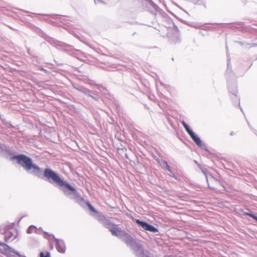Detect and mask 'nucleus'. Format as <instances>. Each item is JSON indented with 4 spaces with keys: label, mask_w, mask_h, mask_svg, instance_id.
Instances as JSON below:
<instances>
[{
    "label": "nucleus",
    "mask_w": 257,
    "mask_h": 257,
    "mask_svg": "<svg viewBox=\"0 0 257 257\" xmlns=\"http://www.w3.org/2000/svg\"><path fill=\"white\" fill-rule=\"evenodd\" d=\"M48 174L49 179H51L52 182H54V184L59 186L64 194L69 198L75 201H77L79 199H81L77 190L67 181L61 179L59 174H55L53 172H51Z\"/></svg>",
    "instance_id": "f257e3e1"
},
{
    "label": "nucleus",
    "mask_w": 257,
    "mask_h": 257,
    "mask_svg": "<svg viewBox=\"0 0 257 257\" xmlns=\"http://www.w3.org/2000/svg\"><path fill=\"white\" fill-rule=\"evenodd\" d=\"M111 234L121 239L130 247L136 241L134 237L124 230L120 228H115L111 229Z\"/></svg>",
    "instance_id": "f03ea898"
},
{
    "label": "nucleus",
    "mask_w": 257,
    "mask_h": 257,
    "mask_svg": "<svg viewBox=\"0 0 257 257\" xmlns=\"http://www.w3.org/2000/svg\"><path fill=\"white\" fill-rule=\"evenodd\" d=\"M12 160H15L26 171H30L32 168V161L31 158L25 155H15L11 158Z\"/></svg>",
    "instance_id": "7ed1b4c3"
},
{
    "label": "nucleus",
    "mask_w": 257,
    "mask_h": 257,
    "mask_svg": "<svg viewBox=\"0 0 257 257\" xmlns=\"http://www.w3.org/2000/svg\"><path fill=\"white\" fill-rule=\"evenodd\" d=\"M51 172H53L55 174H58L50 168H46L43 172L42 170L33 164V173L35 174L38 177L42 179H46L49 183L54 184V182H52L51 179H49L48 175Z\"/></svg>",
    "instance_id": "20e7f679"
},
{
    "label": "nucleus",
    "mask_w": 257,
    "mask_h": 257,
    "mask_svg": "<svg viewBox=\"0 0 257 257\" xmlns=\"http://www.w3.org/2000/svg\"><path fill=\"white\" fill-rule=\"evenodd\" d=\"M0 245L4 249V253L9 257H26L25 255L20 254L18 252L15 251L14 249L4 243L0 242Z\"/></svg>",
    "instance_id": "39448f33"
},
{
    "label": "nucleus",
    "mask_w": 257,
    "mask_h": 257,
    "mask_svg": "<svg viewBox=\"0 0 257 257\" xmlns=\"http://www.w3.org/2000/svg\"><path fill=\"white\" fill-rule=\"evenodd\" d=\"M130 247L135 252L137 256L140 254L143 253V252L145 250L144 243L141 240H136Z\"/></svg>",
    "instance_id": "423d86ee"
},
{
    "label": "nucleus",
    "mask_w": 257,
    "mask_h": 257,
    "mask_svg": "<svg viewBox=\"0 0 257 257\" xmlns=\"http://www.w3.org/2000/svg\"><path fill=\"white\" fill-rule=\"evenodd\" d=\"M18 235V231L15 228L8 229L5 232V240L7 242H11L14 240Z\"/></svg>",
    "instance_id": "0eeeda50"
},
{
    "label": "nucleus",
    "mask_w": 257,
    "mask_h": 257,
    "mask_svg": "<svg viewBox=\"0 0 257 257\" xmlns=\"http://www.w3.org/2000/svg\"><path fill=\"white\" fill-rule=\"evenodd\" d=\"M136 221V223L140 226L142 227L145 230L149 231L153 233H156L158 232V229L157 228L146 222L141 221L139 219H137Z\"/></svg>",
    "instance_id": "6e6552de"
},
{
    "label": "nucleus",
    "mask_w": 257,
    "mask_h": 257,
    "mask_svg": "<svg viewBox=\"0 0 257 257\" xmlns=\"http://www.w3.org/2000/svg\"><path fill=\"white\" fill-rule=\"evenodd\" d=\"M56 241V248L57 251L61 253H64L66 251V246L62 240L55 239Z\"/></svg>",
    "instance_id": "1a4fd4ad"
},
{
    "label": "nucleus",
    "mask_w": 257,
    "mask_h": 257,
    "mask_svg": "<svg viewBox=\"0 0 257 257\" xmlns=\"http://www.w3.org/2000/svg\"><path fill=\"white\" fill-rule=\"evenodd\" d=\"M190 136L199 147L202 149L206 148L205 144L202 143L199 137H198L194 132L191 134Z\"/></svg>",
    "instance_id": "9d476101"
},
{
    "label": "nucleus",
    "mask_w": 257,
    "mask_h": 257,
    "mask_svg": "<svg viewBox=\"0 0 257 257\" xmlns=\"http://www.w3.org/2000/svg\"><path fill=\"white\" fill-rule=\"evenodd\" d=\"M158 162L161 165V166L164 169L168 170V171H171V168L170 166L168 165L167 161H164L162 159L159 160L158 159Z\"/></svg>",
    "instance_id": "9b49d317"
},
{
    "label": "nucleus",
    "mask_w": 257,
    "mask_h": 257,
    "mask_svg": "<svg viewBox=\"0 0 257 257\" xmlns=\"http://www.w3.org/2000/svg\"><path fill=\"white\" fill-rule=\"evenodd\" d=\"M105 225L106 228L109 229V230L111 232V229L112 228H118L116 226V225L112 224L108 220L106 221V222L105 223Z\"/></svg>",
    "instance_id": "f8f14e48"
},
{
    "label": "nucleus",
    "mask_w": 257,
    "mask_h": 257,
    "mask_svg": "<svg viewBox=\"0 0 257 257\" xmlns=\"http://www.w3.org/2000/svg\"><path fill=\"white\" fill-rule=\"evenodd\" d=\"M182 124H183L185 130L186 131V132L188 133V134L189 135L193 132L192 131V130L191 129H190L189 125L184 121H182Z\"/></svg>",
    "instance_id": "ddd939ff"
},
{
    "label": "nucleus",
    "mask_w": 257,
    "mask_h": 257,
    "mask_svg": "<svg viewBox=\"0 0 257 257\" xmlns=\"http://www.w3.org/2000/svg\"><path fill=\"white\" fill-rule=\"evenodd\" d=\"M149 252L148 250H145L143 253H141L137 256V257H150L148 255Z\"/></svg>",
    "instance_id": "4468645a"
},
{
    "label": "nucleus",
    "mask_w": 257,
    "mask_h": 257,
    "mask_svg": "<svg viewBox=\"0 0 257 257\" xmlns=\"http://www.w3.org/2000/svg\"><path fill=\"white\" fill-rule=\"evenodd\" d=\"M78 91L82 92L84 94L88 96V93H90V91L87 89H77Z\"/></svg>",
    "instance_id": "2eb2a0df"
},
{
    "label": "nucleus",
    "mask_w": 257,
    "mask_h": 257,
    "mask_svg": "<svg viewBox=\"0 0 257 257\" xmlns=\"http://www.w3.org/2000/svg\"><path fill=\"white\" fill-rule=\"evenodd\" d=\"M40 257H50V253L49 252H47L45 254L43 252H41L40 254Z\"/></svg>",
    "instance_id": "dca6fc26"
},
{
    "label": "nucleus",
    "mask_w": 257,
    "mask_h": 257,
    "mask_svg": "<svg viewBox=\"0 0 257 257\" xmlns=\"http://www.w3.org/2000/svg\"><path fill=\"white\" fill-rule=\"evenodd\" d=\"M6 150V146L1 143H0V152L2 151H5Z\"/></svg>",
    "instance_id": "f3484780"
},
{
    "label": "nucleus",
    "mask_w": 257,
    "mask_h": 257,
    "mask_svg": "<svg viewBox=\"0 0 257 257\" xmlns=\"http://www.w3.org/2000/svg\"><path fill=\"white\" fill-rule=\"evenodd\" d=\"M88 206L89 208V209L94 212H96V210L95 209V208L89 203H88Z\"/></svg>",
    "instance_id": "a211bd4d"
},
{
    "label": "nucleus",
    "mask_w": 257,
    "mask_h": 257,
    "mask_svg": "<svg viewBox=\"0 0 257 257\" xmlns=\"http://www.w3.org/2000/svg\"><path fill=\"white\" fill-rule=\"evenodd\" d=\"M88 96L91 97L92 98H93L94 100H95L96 101H99V99L98 97L94 96L91 95L90 93H88Z\"/></svg>",
    "instance_id": "6ab92c4d"
},
{
    "label": "nucleus",
    "mask_w": 257,
    "mask_h": 257,
    "mask_svg": "<svg viewBox=\"0 0 257 257\" xmlns=\"http://www.w3.org/2000/svg\"><path fill=\"white\" fill-rule=\"evenodd\" d=\"M32 225H30L27 230V232L28 233H31L32 232Z\"/></svg>",
    "instance_id": "aec40b11"
},
{
    "label": "nucleus",
    "mask_w": 257,
    "mask_h": 257,
    "mask_svg": "<svg viewBox=\"0 0 257 257\" xmlns=\"http://www.w3.org/2000/svg\"><path fill=\"white\" fill-rule=\"evenodd\" d=\"M231 92L232 93V94H233V95H234L235 96H236V93H237V90H236V88H235V87H234V88L233 89V90H232V91H231Z\"/></svg>",
    "instance_id": "412c9836"
},
{
    "label": "nucleus",
    "mask_w": 257,
    "mask_h": 257,
    "mask_svg": "<svg viewBox=\"0 0 257 257\" xmlns=\"http://www.w3.org/2000/svg\"><path fill=\"white\" fill-rule=\"evenodd\" d=\"M244 214L247 215V216H249L251 217H252V218H253L254 216V215L253 214H251L250 213H245Z\"/></svg>",
    "instance_id": "4be33fe9"
},
{
    "label": "nucleus",
    "mask_w": 257,
    "mask_h": 257,
    "mask_svg": "<svg viewBox=\"0 0 257 257\" xmlns=\"http://www.w3.org/2000/svg\"><path fill=\"white\" fill-rule=\"evenodd\" d=\"M170 172V174H169V175L172 177H174V173L172 172V170H171V171H169Z\"/></svg>",
    "instance_id": "5701e85b"
},
{
    "label": "nucleus",
    "mask_w": 257,
    "mask_h": 257,
    "mask_svg": "<svg viewBox=\"0 0 257 257\" xmlns=\"http://www.w3.org/2000/svg\"><path fill=\"white\" fill-rule=\"evenodd\" d=\"M201 170H202V172H203L205 175H206V169H201Z\"/></svg>",
    "instance_id": "b1692460"
},
{
    "label": "nucleus",
    "mask_w": 257,
    "mask_h": 257,
    "mask_svg": "<svg viewBox=\"0 0 257 257\" xmlns=\"http://www.w3.org/2000/svg\"><path fill=\"white\" fill-rule=\"evenodd\" d=\"M253 219L257 221V216L254 215Z\"/></svg>",
    "instance_id": "393cba45"
},
{
    "label": "nucleus",
    "mask_w": 257,
    "mask_h": 257,
    "mask_svg": "<svg viewBox=\"0 0 257 257\" xmlns=\"http://www.w3.org/2000/svg\"><path fill=\"white\" fill-rule=\"evenodd\" d=\"M33 229H34V228L36 229L35 231H37L36 227L35 226H34V225L33 226Z\"/></svg>",
    "instance_id": "a878e982"
},
{
    "label": "nucleus",
    "mask_w": 257,
    "mask_h": 257,
    "mask_svg": "<svg viewBox=\"0 0 257 257\" xmlns=\"http://www.w3.org/2000/svg\"><path fill=\"white\" fill-rule=\"evenodd\" d=\"M198 167H199L200 168H201V165H200L198 164Z\"/></svg>",
    "instance_id": "bb28decb"
},
{
    "label": "nucleus",
    "mask_w": 257,
    "mask_h": 257,
    "mask_svg": "<svg viewBox=\"0 0 257 257\" xmlns=\"http://www.w3.org/2000/svg\"><path fill=\"white\" fill-rule=\"evenodd\" d=\"M233 134H234L232 132L230 133V135H231V136L233 135Z\"/></svg>",
    "instance_id": "cd10ccee"
},
{
    "label": "nucleus",
    "mask_w": 257,
    "mask_h": 257,
    "mask_svg": "<svg viewBox=\"0 0 257 257\" xmlns=\"http://www.w3.org/2000/svg\"><path fill=\"white\" fill-rule=\"evenodd\" d=\"M195 163H196V164H197V161H195Z\"/></svg>",
    "instance_id": "c85d7f7f"
},
{
    "label": "nucleus",
    "mask_w": 257,
    "mask_h": 257,
    "mask_svg": "<svg viewBox=\"0 0 257 257\" xmlns=\"http://www.w3.org/2000/svg\"><path fill=\"white\" fill-rule=\"evenodd\" d=\"M208 185L209 186V187L212 188L211 187H210V186H209V184H208Z\"/></svg>",
    "instance_id": "c756f323"
}]
</instances>
